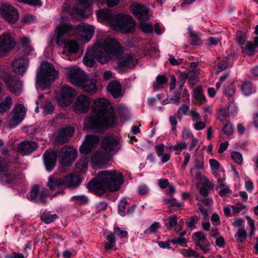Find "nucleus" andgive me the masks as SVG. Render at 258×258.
Masks as SVG:
<instances>
[{"label":"nucleus","instance_id":"nucleus-1","mask_svg":"<svg viewBox=\"0 0 258 258\" xmlns=\"http://www.w3.org/2000/svg\"><path fill=\"white\" fill-rule=\"evenodd\" d=\"M93 114L85 120L84 127L94 133H101L117 123L112 106L105 98L96 99L92 106Z\"/></svg>","mask_w":258,"mask_h":258},{"label":"nucleus","instance_id":"nucleus-2","mask_svg":"<svg viewBox=\"0 0 258 258\" xmlns=\"http://www.w3.org/2000/svg\"><path fill=\"white\" fill-rule=\"evenodd\" d=\"M56 42L59 47L63 49L61 53L66 56L76 53L79 49V45L75 40L65 41L63 39V37L71 36L77 34L85 41L88 42L93 34L92 30L85 23L80 24L76 27H74L68 23L60 25L56 28Z\"/></svg>","mask_w":258,"mask_h":258},{"label":"nucleus","instance_id":"nucleus-3","mask_svg":"<svg viewBox=\"0 0 258 258\" xmlns=\"http://www.w3.org/2000/svg\"><path fill=\"white\" fill-rule=\"evenodd\" d=\"M122 53L120 44L113 38H108L103 42H96L91 50H88L83 57V62L89 67L96 59L101 64L107 62L111 57H117Z\"/></svg>","mask_w":258,"mask_h":258},{"label":"nucleus","instance_id":"nucleus-4","mask_svg":"<svg viewBox=\"0 0 258 258\" xmlns=\"http://www.w3.org/2000/svg\"><path fill=\"white\" fill-rule=\"evenodd\" d=\"M124 182L122 174L116 170H105L98 172L95 178L87 184V187L99 196H102L106 191L118 190Z\"/></svg>","mask_w":258,"mask_h":258},{"label":"nucleus","instance_id":"nucleus-5","mask_svg":"<svg viewBox=\"0 0 258 258\" xmlns=\"http://www.w3.org/2000/svg\"><path fill=\"white\" fill-rule=\"evenodd\" d=\"M97 15L102 22L108 24L112 29L123 33H128L135 31L136 23L130 15H114L108 9H102L97 12Z\"/></svg>","mask_w":258,"mask_h":258},{"label":"nucleus","instance_id":"nucleus-6","mask_svg":"<svg viewBox=\"0 0 258 258\" xmlns=\"http://www.w3.org/2000/svg\"><path fill=\"white\" fill-rule=\"evenodd\" d=\"M40 68V72L37 75V82L43 89H45L52 81L58 78L59 73L51 63L46 61H42Z\"/></svg>","mask_w":258,"mask_h":258},{"label":"nucleus","instance_id":"nucleus-7","mask_svg":"<svg viewBox=\"0 0 258 258\" xmlns=\"http://www.w3.org/2000/svg\"><path fill=\"white\" fill-rule=\"evenodd\" d=\"M24 177L22 173L16 171L9 163L4 160L0 156V179L2 182L10 183Z\"/></svg>","mask_w":258,"mask_h":258},{"label":"nucleus","instance_id":"nucleus-8","mask_svg":"<svg viewBox=\"0 0 258 258\" xmlns=\"http://www.w3.org/2000/svg\"><path fill=\"white\" fill-rule=\"evenodd\" d=\"M66 77L70 82L77 86L82 84L87 75L80 68L76 67H71L66 68Z\"/></svg>","mask_w":258,"mask_h":258},{"label":"nucleus","instance_id":"nucleus-9","mask_svg":"<svg viewBox=\"0 0 258 258\" xmlns=\"http://www.w3.org/2000/svg\"><path fill=\"white\" fill-rule=\"evenodd\" d=\"M101 144L102 149L106 153L116 152L120 149L119 140L114 135L104 137Z\"/></svg>","mask_w":258,"mask_h":258},{"label":"nucleus","instance_id":"nucleus-10","mask_svg":"<svg viewBox=\"0 0 258 258\" xmlns=\"http://www.w3.org/2000/svg\"><path fill=\"white\" fill-rule=\"evenodd\" d=\"M77 156V150L72 147H64L59 153L60 162L63 166H68L72 164Z\"/></svg>","mask_w":258,"mask_h":258},{"label":"nucleus","instance_id":"nucleus-11","mask_svg":"<svg viewBox=\"0 0 258 258\" xmlns=\"http://www.w3.org/2000/svg\"><path fill=\"white\" fill-rule=\"evenodd\" d=\"M0 15L6 21L11 24L16 23L19 19L17 10L9 4H4L1 6Z\"/></svg>","mask_w":258,"mask_h":258},{"label":"nucleus","instance_id":"nucleus-12","mask_svg":"<svg viewBox=\"0 0 258 258\" xmlns=\"http://www.w3.org/2000/svg\"><path fill=\"white\" fill-rule=\"evenodd\" d=\"M26 109L23 104H16L11 112L12 116L9 121V127L14 128L24 118Z\"/></svg>","mask_w":258,"mask_h":258},{"label":"nucleus","instance_id":"nucleus-13","mask_svg":"<svg viewBox=\"0 0 258 258\" xmlns=\"http://www.w3.org/2000/svg\"><path fill=\"white\" fill-rule=\"evenodd\" d=\"M91 102L89 97L84 95H79L73 106V109L76 113H85L89 110Z\"/></svg>","mask_w":258,"mask_h":258},{"label":"nucleus","instance_id":"nucleus-14","mask_svg":"<svg viewBox=\"0 0 258 258\" xmlns=\"http://www.w3.org/2000/svg\"><path fill=\"white\" fill-rule=\"evenodd\" d=\"M99 143V139L98 136L96 135L86 136L80 148V151L83 154H87L96 148Z\"/></svg>","mask_w":258,"mask_h":258},{"label":"nucleus","instance_id":"nucleus-15","mask_svg":"<svg viewBox=\"0 0 258 258\" xmlns=\"http://www.w3.org/2000/svg\"><path fill=\"white\" fill-rule=\"evenodd\" d=\"M137 63V59L132 54H126L118 59L117 68L120 71H126L133 68Z\"/></svg>","mask_w":258,"mask_h":258},{"label":"nucleus","instance_id":"nucleus-16","mask_svg":"<svg viewBox=\"0 0 258 258\" xmlns=\"http://www.w3.org/2000/svg\"><path fill=\"white\" fill-rule=\"evenodd\" d=\"M48 192L46 188L39 190L38 185L33 186L30 192V200L36 203H40L45 204L46 203V199L47 198Z\"/></svg>","mask_w":258,"mask_h":258},{"label":"nucleus","instance_id":"nucleus-17","mask_svg":"<svg viewBox=\"0 0 258 258\" xmlns=\"http://www.w3.org/2000/svg\"><path fill=\"white\" fill-rule=\"evenodd\" d=\"M75 95V90L71 87L66 85L61 88L59 97V103L62 106H67L71 104Z\"/></svg>","mask_w":258,"mask_h":258},{"label":"nucleus","instance_id":"nucleus-18","mask_svg":"<svg viewBox=\"0 0 258 258\" xmlns=\"http://www.w3.org/2000/svg\"><path fill=\"white\" fill-rule=\"evenodd\" d=\"M130 9L135 17L142 21H147L150 18L148 9L144 5L134 3L130 6Z\"/></svg>","mask_w":258,"mask_h":258},{"label":"nucleus","instance_id":"nucleus-19","mask_svg":"<svg viewBox=\"0 0 258 258\" xmlns=\"http://www.w3.org/2000/svg\"><path fill=\"white\" fill-rule=\"evenodd\" d=\"M5 82L8 86L11 92L17 96L19 95L22 91V83L10 75L6 76Z\"/></svg>","mask_w":258,"mask_h":258},{"label":"nucleus","instance_id":"nucleus-20","mask_svg":"<svg viewBox=\"0 0 258 258\" xmlns=\"http://www.w3.org/2000/svg\"><path fill=\"white\" fill-rule=\"evenodd\" d=\"M75 132L74 127L67 126L62 128L54 139L56 143L62 144L67 143L73 136Z\"/></svg>","mask_w":258,"mask_h":258},{"label":"nucleus","instance_id":"nucleus-21","mask_svg":"<svg viewBox=\"0 0 258 258\" xmlns=\"http://www.w3.org/2000/svg\"><path fill=\"white\" fill-rule=\"evenodd\" d=\"M15 43L9 34H4L0 36V55L7 52L15 46Z\"/></svg>","mask_w":258,"mask_h":258},{"label":"nucleus","instance_id":"nucleus-22","mask_svg":"<svg viewBox=\"0 0 258 258\" xmlns=\"http://www.w3.org/2000/svg\"><path fill=\"white\" fill-rule=\"evenodd\" d=\"M57 159V153L55 151L47 150L43 154V161L46 170L51 171L55 166Z\"/></svg>","mask_w":258,"mask_h":258},{"label":"nucleus","instance_id":"nucleus-23","mask_svg":"<svg viewBox=\"0 0 258 258\" xmlns=\"http://www.w3.org/2000/svg\"><path fill=\"white\" fill-rule=\"evenodd\" d=\"M197 239L195 240L196 245L199 246L204 253H207L210 250V243L202 232H197L194 233Z\"/></svg>","mask_w":258,"mask_h":258},{"label":"nucleus","instance_id":"nucleus-24","mask_svg":"<svg viewBox=\"0 0 258 258\" xmlns=\"http://www.w3.org/2000/svg\"><path fill=\"white\" fill-rule=\"evenodd\" d=\"M28 65V58L27 56L18 58L12 64V67L15 73L18 75H23Z\"/></svg>","mask_w":258,"mask_h":258},{"label":"nucleus","instance_id":"nucleus-25","mask_svg":"<svg viewBox=\"0 0 258 258\" xmlns=\"http://www.w3.org/2000/svg\"><path fill=\"white\" fill-rule=\"evenodd\" d=\"M38 147L37 144L32 141H24L18 146L19 152L23 155H27L34 151Z\"/></svg>","mask_w":258,"mask_h":258},{"label":"nucleus","instance_id":"nucleus-26","mask_svg":"<svg viewBox=\"0 0 258 258\" xmlns=\"http://www.w3.org/2000/svg\"><path fill=\"white\" fill-rule=\"evenodd\" d=\"M86 92L94 94L97 91L96 81L91 76H87L82 84L80 86Z\"/></svg>","mask_w":258,"mask_h":258},{"label":"nucleus","instance_id":"nucleus-27","mask_svg":"<svg viewBox=\"0 0 258 258\" xmlns=\"http://www.w3.org/2000/svg\"><path fill=\"white\" fill-rule=\"evenodd\" d=\"M65 187L74 188L80 184L82 179L80 176L75 173H70L63 177Z\"/></svg>","mask_w":258,"mask_h":258},{"label":"nucleus","instance_id":"nucleus-28","mask_svg":"<svg viewBox=\"0 0 258 258\" xmlns=\"http://www.w3.org/2000/svg\"><path fill=\"white\" fill-rule=\"evenodd\" d=\"M107 90L114 98H118L122 95L121 85L118 81L110 82L108 85Z\"/></svg>","mask_w":258,"mask_h":258},{"label":"nucleus","instance_id":"nucleus-29","mask_svg":"<svg viewBox=\"0 0 258 258\" xmlns=\"http://www.w3.org/2000/svg\"><path fill=\"white\" fill-rule=\"evenodd\" d=\"M47 186L52 190L55 189L56 188L65 186L63 177L61 178H55L52 176H50L47 182Z\"/></svg>","mask_w":258,"mask_h":258},{"label":"nucleus","instance_id":"nucleus-30","mask_svg":"<svg viewBox=\"0 0 258 258\" xmlns=\"http://www.w3.org/2000/svg\"><path fill=\"white\" fill-rule=\"evenodd\" d=\"M106 153L101 151L96 152L91 157L92 163L96 165L103 164L108 160V157Z\"/></svg>","mask_w":258,"mask_h":258},{"label":"nucleus","instance_id":"nucleus-31","mask_svg":"<svg viewBox=\"0 0 258 258\" xmlns=\"http://www.w3.org/2000/svg\"><path fill=\"white\" fill-rule=\"evenodd\" d=\"M106 238L107 242L105 243L104 248L106 250H108L111 249L115 246L116 243V239L115 235L113 232H111L108 233Z\"/></svg>","mask_w":258,"mask_h":258},{"label":"nucleus","instance_id":"nucleus-32","mask_svg":"<svg viewBox=\"0 0 258 258\" xmlns=\"http://www.w3.org/2000/svg\"><path fill=\"white\" fill-rule=\"evenodd\" d=\"M89 159L86 157L81 158L80 160L76 163V168L82 173L85 172L87 169Z\"/></svg>","mask_w":258,"mask_h":258},{"label":"nucleus","instance_id":"nucleus-33","mask_svg":"<svg viewBox=\"0 0 258 258\" xmlns=\"http://www.w3.org/2000/svg\"><path fill=\"white\" fill-rule=\"evenodd\" d=\"M12 105V99L7 96L4 101L0 102V113L8 111Z\"/></svg>","mask_w":258,"mask_h":258},{"label":"nucleus","instance_id":"nucleus-34","mask_svg":"<svg viewBox=\"0 0 258 258\" xmlns=\"http://www.w3.org/2000/svg\"><path fill=\"white\" fill-rule=\"evenodd\" d=\"M241 90L243 94L246 96L249 95L254 92V88L253 87L251 83L249 81H246L243 83Z\"/></svg>","mask_w":258,"mask_h":258},{"label":"nucleus","instance_id":"nucleus-35","mask_svg":"<svg viewBox=\"0 0 258 258\" xmlns=\"http://www.w3.org/2000/svg\"><path fill=\"white\" fill-rule=\"evenodd\" d=\"M168 80L165 75H159L156 77V82L153 84L154 91L159 89L160 85H163L167 83Z\"/></svg>","mask_w":258,"mask_h":258},{"label":"nucleus","instance_id":"nucleus-36","mask_svg":"<svg viewBox=\"0 0 258 258\" xmlns=\"http://www.w3.org/2000/svg\"><path fill=\"white\" fill-rule=\"evenodd\" d=\"M41 220L46 224H49L58 218L56 214H51L48 212H44L41 215Z\"/></svg>","mask_w":258,"mask_h":258},{"label":"nucleus","instance_id":"nucleus-37","mask_svg":"<svg viewBox=\"0 0 258 258\" xmlns=\"http://www.w3.org/2000/svg\"><path fill=\"white\" fill-rule=\"evenodd\" d=\"M189 111V107L186 104H182L178 109L176 112L177 118L180 120L183 115H186Z\"/></svg>","mask_w":258,"mask_h":258},{"label":"nucleus","instance_id":"nucleus-38","mask_svg":"<svg viewBox=\"0 0 258 258\" xmlns=\"http://www.w3.org/2000/svg\"><path fill=\"white\" fill-rule=\"evenodd\" d=\"M232 212L234 214H237L242 211H246L247 209V207L242 203L239 202L235 204V205L231 206Z\"/></svg>","mask_w":258,"mask_h":258},{"label":"nucleus","instance_id":"nucleus-39","mask_svg":"<svg viewBox=\"0 0 258 258\" xmlns=\"http://www.w3.org/2000/svg\"><path fill=\"white\" fill-rule=\"evenodd\" d=\"M71 200L78 205L86 204L88 202V198L84 195H77L72 197Z\"/></svg>","mask_w":258,"mask_h":258},{"label":"nucleus","instance_id":"nucleus-40","mask_svg":"<svg viewBox=\"0 0 258 258\" xmlns=\"http://www.w3.org/2000/svg\"><path fill=\"white\" fill-rule=\"evenodd\" d=\"M235 237L236 240L238 242H242L244 241L247 237L245 230L243 228L239 229Z\"/></svg>","mask_w":258,"mask_h":258},{"label":"nucleus","instance_id":"nucleus-41","mask_svg":"<svg viewBox=\"0 0 258 258\" xmlns=\"http://www.w3.org/2000/svg\"><path fill=\"white\" fill-rule=\"evenodd\" d=\"M43 113L45 114H51L54 111V106L49 102H46L41 106Z\"/></svg>","mask_w":258,"mask_h":258},{"label":"nucleus","instance_id":"nucleus-42","mask_svg":"<svg viewBox=\"0 0 258 258\" xmlns=\"http://www.w3.org/2000/svg\"><path fill=\"white\" fill-rule=\"evenodd\" d=\"M192 29V28L190 27L188 28L190 39L191 41L194 44H198L201 41L200 36L198 34L194 32Z\"/></svg>","mask_w":258,"mask_h":258},{"label":"nucleus","instance_id":"nucleus-43","mask_svg":"<svg viewBox=\"0 0 258 258\" xmlns=\"http://www.w3.org/2000/svg\"><path fill=\"white\" fill-rule=\"evenodd\" d=\"M168 222L165 224L167 229H170L175 227L177 224V216L173 215L168 218Z\"/></svg>","mask_w":258,"mask_h":258},{"label":"nucleus","instance_id":"nucleus-44","mask_svg":"<svg viewBox=\"0 0 258 258\" xmlns=\"http://www.w3.org/2000/svg\"><path fill=\"white\" fill-rule=\"evenodd\" d=\"M228 116V112H227L226 109L224 108L219 109L217 112V117L221 121L226 120Z\"/></svg>","mask_w":258,"mask_h":258},{"label":"nucleus","instance_id":"nucleus-45","mask_svg":"<svg viewBox=\"0 0 258 258\" xmlns=\"http://www.w3.org/2000/svg\"><path fill=\"white\" fill-rule=\"evenodd\" d=\"M228 60L227 57H225L218 61L217 64L218 71L217 72L223 71L228 67Z\"/></svg>","mask_w":258,"mask_h":258},{"label":"nucleus","instance_id":"nucleus-46","mask_svg":"<svg viewBox=\"0 0 258 258\" xmlns=\"http://www.w3.org/2000/svg\"><path fill=\"white\" fill-rule=\"evenodd\" d=\"M182 254L185 257H194L195 258H200L199 253L191 249L183 250Z\"/></svg>","mask_w":258,"mask_h":258},{"label":"nucleus","instance_id":"nucleus-47","mask_svg":"<svg viewBox=\"0 0 258 258\" xmlns=\"http://www.w3.org/2000/svg\"><path fill=\"white\" fill-rule=\"evenodd\" d=\"M166 202L169 204L170 207L175 209V210L182 209L183 206V204L178 203L175 199L168 200V201Z\"/></svg>","mask_w":258,"mask_h":258},{"label":"nucleus","instance_id":"nucleus-48","mask_svg":"<svg viewBox=\"0 0 258 258\" xmlns=\"http://www.w3.org/2000/svg\"><path fill=\"white\" fill-rule=\"evenodd\" d=\"M187 147V145L185 142H177L175 145L171 146L170 149L173 151H181V150L185 149Z\"/></svg>","mask_w":258,"mask_h":258},{"label":"nucleus","instance_id":"nucleus-49","mask_svg":"<svg viewBox=\"0 0 258 258\" xmlns=\"http://www.w3.org/2000/svg\"><path fill=\"white\" fill-rule=\"evenodd\" d=\"M232 159L234 160L235 162L239 164H241L243 162V158L242 156L241 153L238 152H233L231 153V155Z\"/></svg>","mask_w":258,"mask_h":258},{"label":"nucleus","instance_id":"nucleus-50","mask_svg":"<svg viewBox=\"0 0 258 258\" xmlns=\"http://www.w3.org/2000/svg\"><path fill=\"white\" fill-rule=\"evenodd\" d=\"M113 233L114 235L118 236L120 238L127 237V232L125 230L121 229L118 227L114 228Z\"/></svg>","mask_w":258,"mask_h":258},{"label":"nucleus","instance_id":"nucleus-51","mask_svg":"<svg viewBox=\"0 0 258 258\" xmlns=\"http://www.w3.org/2000/svg\"><path fill=\"white\" fill-rule=\"evenodd\" d=\"M224 91L226 94L228 96H232L235 93V87L233 84H228L224 86Z\"/></svg>","mask_w":258,"mask_h":258},{"label":"nucleus","instance_id":"nucleus-52","mask_svg":"<svg viewBox=\"0 0 258 258\" xmlns=\"http://www.w3.org/2000/svg\"><path fill=\"white\" fill-rule=\"evenodd\" d=\"M160 227V223L157 222H155L150 227L147 229L145 231V234H151L154 233L156 231L157 229Z\"/></svg>","mask_w":258,"mask_h":258},{"label":"nucleus","instance_id":"nucleus-53","mask_svg":"<svg viewBox=\"0 0 258 258\" xmlns=\"http://www.w3.org/2000/svg\"><path fill=\"white\" fill-rule=\"evenodd\" d=\"M256 47L251 42H248L246 45L245 52L249 56L252 55L254 53V49Z\"/></svg>","mask_w":258,"mask_h":258},{"label":"nucleus","instance_id":"nucleus-54","mask_svg":"<svg viewBox=\"0 0 258 258\" xmlns=\"http://www.w3.org/2000/svg\"><path fill=\"white\" fill-rule=\"evenodd\" d=\"M127 204V201L125 200L120 201L118 205V213L121 216L125 215V209Z\"/></svg>","mask_w":258,"mask_h":258},{"label":"nucleus","instance_id":"nucleus-55","mask_svg":"<svg viewBox=\"0 0 258 258\" xmlns=\"http://www.w3.org/2000/svg\"><path fill=\"white\" fill-rule=\"evenodd\" d=\"M140 27L145 33H150L153 31L152 26L150 24L141 22L140 23Z\"/></svg>","mask_w":258,"mask_h":258},{"label":"nucleus","instance_id":"nucleus-56","mask_svg":"<svg viewBox=\"0 0 258 258\" xmlns=\"http://www.w3.org/2000/svg\"><path fill=\"white\" fill-rule=\"evenodd\" d=\"M211 187V185L209 183H205L201 186L200 192L204 197H207L209 195V189Z\"/></svg>","mask_w":258,"mask_h":258},{"label":"nucleus","instance_id":"nucleus-57","mask_svg":"<svg viewBox=\"0 0 258 258\" xmlns=\"http://www.w3.org/2000/svg\"><path fill=\"white\" fill-rule=\"evenodd\" d=\"M223 131L225 135L228 136L231 135L233 133V126L232 124L228 122L224 126Z\"/></svg>","mask_w":258,"mask_h":258},{"label":"nucleus","instance_id":"nucleus-58","mask_svg":"<svg viewBox=\"0 0 258 258\" xmlns=\"http://www.w3.org/2000/svg\"><path fill=\"white\" fill-rule=\"evenodd\" d=\"M198 71L197 69H194L192 71L188 72L187 73L189 83H192L195 81L198 75Z\"/></svg>","mask_w":258,"mask_h":258},{"label":"nucleus","instance_id":"nucleus-59","mask_svg":"<svg viewBox=\"0 0 258 258\" xmlns=\"http://www.w3.org/2000/svg\"><path fill=\"white\" fill-rule=\"evenodd\" d=\"M169 122L172 126L171 131L173 133H175L176 132V126L177 124V120L176 116L173 115L170 116Z\"/></svg>","mask_w":258,"mask_h":258},{"label":"nucleus","instance_id":"nucleus-60","mask_svg":"<svg viewBox=\"0 0 258 258\" xmlns=\"http://www.w3.org/2000/svg\"><path fill=\"white\" fill-rule=\"evenodd\" d=\"M189 115L191 117L193 121H197L201 120V116L197 112L195 108H192L189 111Z\"/></svg>","mask_w":258,"mask_h":258},{"label":"nucleus","instance_id":"nucleus-61","mask_svg":"<svg viewBox=\"0 0 258 258\" xmlns=\"http://www.w3.org/2000/svg\"><path fill=\"white\" fill-rule=\"evenodd\" d=\"M171 242L173 244H178L180 245H183V244L186 243L187 240L184 237L179 236L177 238H173L171 240Z\"/></svg>","mask_w":258,"mask_h":258},{"label":"nucleus","instance_id":"nucleus-62","mask_svg":"<svg viewBox=\"0 0 258 258\" xmlns=\"http://www.w3.org/2000/svg\"><path fill=\"white\" fill-rule=\"evenodd\" d=\"M19 2L24 3L30 5L40 6L42 3L40 0H18Z\"/></svg>","mask_w":258,"mask_h":258},{"label":"nucleus","instance_id":"nucleus-63","mask_svg":"<svg viewBox=\"0 0 258 258\" xmlns=\"http://www.w3.org/2000/svg\"><path fill=\"white\" fill-rule=\"evenodd\" d=\"M236 41L240 45H243L245 43V39L243 33L241 31H238L236 34Z\"/></svg>","mask_w":258,"mask_h":258},{"label":"nucleus","instance_id":"nucleus-64","mask_svg":"<svg viewBox=\"0 0 258 258\" xmlns=\"http://www.w3.org/2000/svg\"><path fill=\"white\" fill-rule=\"evenodd\" d=\"M155 150L159 157L161 156L164 152V145L160 144L155 147Z\"/></svg>","mask_w":258,"mask_h":258}]
</instances>
